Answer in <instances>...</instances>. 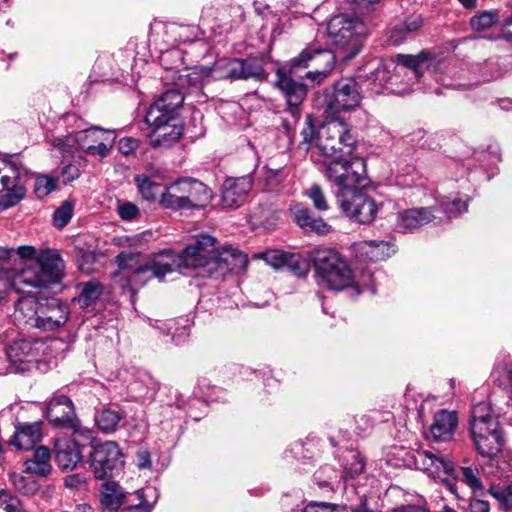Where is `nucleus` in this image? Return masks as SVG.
Returning a JSON list of instances; mask_svg holds the SVG:
<instances>
[{"mask_svg":"<svg viewBox=\"0 0 512 512\" xmlns=\"http://www.w3.org/2000/svg\"><path fill=\"white\" fill-rule=\"evenodd\" d=\"M396 62L397 65L394 68L396 72L404 74L409 80L419 81L427 67V60L422 54L417 56L398 54Z\"/></svg>","mask_w":512,"mask_h":512,"instance_id":"nucleus-33","label":"nucleus"},{"mask_svg":"<svg viewBox=\"0 0 512 512\" xmlns=\"http://www.w3.org/2000/svg\"><path fill=\"white\" fill-rule=\"evenodd\" d=\"M322 166L327 180L338 188L336 194L343 193L346 196L353 190L363 189L369 184L366 162L361 157L324 160Z\"/></svg>","mask_w":512,"mask_h":512,"instance_id":"nucleus-10","label":"nucleus"},{"mask_svg":"<svg viewBox=\"0 0 512 512\" xmlns=\"http://www.w3.org/2000/svg\"><path fill=\"white\" fill-rule=\"evenodd\" d=\"M360 190L355 189L346 196L343 193L336 194V199L341 211L350 220L358 224H370L377 216L379 205L372 197Z\"/></svg>","mask_w":512,"mask_h":512,"instance_id":"nucleus-16","label":"nucleus"},{"mask_svg":"<svg viewBox=\"0 0 512 512\" xmlns=\"http://www.w3.org/2000/svg\"><path fill=\"white\" fill-rule=\"evenodd\" d=\"M497 373L503 378L506 385L512 386V368L504 367Z\"/></svg>","mask_w":512,"mask_h":512,"instance_id":"nucleus-64","label":"nucleus"},{"mask_svg":"<svg viewBox=\"0 0 512 512\" xmlns=\"http://www.w3.org/2000/svg\"><path fill=\"white\" fill-rule=\"evenodd\" d=\"M303 512H349L345 505L332 504L328 502H311L305 506ZM351 512H377L368 505L366 498L351 508Z\"/></svg>","mask_w":512,"mask_h":512,"instance_id":"nucleus-37","label":"nucleus"},{"mask_svg":"<svg viewBox=\"0 0 512 512\" xmlns=\"http://www.w3.org/2000/svg\"><path fill=\"white\" fill-rule=\"evenodd\" d=\"M307 195L312 200L313 205L317 210L326 211L328 209V203L320 186L313 185L307 192Z\"/></svg>","mask_w":512,"mask_h":512,"instance_id":"nucleus-52","label":"nucleus"},{"mask_svg":"<svg viewBox=\"0 0 512 512\" xmlns=\"http://www.w3.org/2000/svg\"><path fill=\"white\" fill-rule=\"evenodd\" d=\"M41 422L21 423L16 427L12 443L20 450H30L42 438Z\"/></svg>","mask_w":512,"mask_h":512,"instance_id":"nucleus-32","label":"nucleus"},{"mask_svg":"<svg viewBox=\"0 0 512 512\" xmlns=\"http://www.w3.org/2000/svg\"><path fill=\"white\" fill-rule=\"evenodd\" d=\"M351 458H352L353 462L350 464L349 467L346 466L344 468V471H345L346 476H349L350 478H354L355 476H357L363 472L364 462L355 453L351 454Z\"/></svg>","mask_w":512,"mask_h":512,"instance_id":"nucleus-55","label":"nucleus"},{"mask_svg":"<svg viewBox=\"0 0 512 512\" xmlns=\"http://www.w3.org/2000/svg\"><path fill=\"white\" fill-rule=\"evenodd\" d=\"M470 434L477 453L490 458L502 451L505 440L498 417L489 404L480 402L472 409Z\"/></svg>","mask_w":512,"mask_h":512,"instance_id":"nucleus-7","label":"nucleus"},{"mask_svg":"<svg viewBox=\"0 0 512 512\" xmlns=\"http://www.w3.org/2000/svg\"><path fill=\"white\" fill-rule=\"evenodd\" d=\"M49 347V343L43 339L27 338L12 342L4 350V357L10 365L9 373L29 370L32 364L41 360Z\"/></svg>","mask_w":512,"mask_h":512,"instance_id":"nucleus-14","label":"nucleus"},{"mask_svg":"<svg viewBox=\"0 0 512 512\" xmlns=\"http://www.w3.org/2000/svg\"><path fill=\"white\" fill-rule=\"evenodd\" d=\"M498 20L497 15L491 11H483L470 20L473 30L481 31L490 28Z\"/></svg>","mask_w":512,"mask_h":512,"instance_id":"nucleus-47","label":"nucleus"},{"mask_svg":"<svg viewBox=\"0 0 512 512\" xmlns=\"http://www.w3.org/2000/svg\"><path fill=\"white\" fill-rule=\"evenodd\" d=\"M431 207L435 208V214L441 216L443 221L444 218H455L463 212H466L468 208V198L463 199L458 196H444L441 199H437L436 204Z\"/></svg>","mask_w":512,"mask_h":512,"instance_id":"nucleus-35","label":"nucleus"},{"mask_svg":"<svg viewBox=\"0 0 512 512\" xmlns=\"http://www.w3.org/2000/svg\"><path fill=\"white\" fill-rule=\"evenodd\" d=\"M293 215L297 225L307 232L327 234L331 230V227L322 218L314 217L309 209L302 206H295Z\"/></svg>","mask_w":512,"mask_h":512,"instance_id":"nucleus-34","label":"nucleus"},{"mask_svg":"<svg viewBox=\"0 0 512 512\" xmlns=\"http://www.w3.org/2000/svg\"><path fill=\"white\" fill-rule=\"evenodd\" d=\"M317 282L329 290L352 289L356 295L364 291L375 293L374 272L367 268L355 275L347 260L335 249L320 247L312 254Z\"/></svg>","mask_w":512,"mask_h":512,"instance_id":"nucleus-3","label":"nucleus"},{"mask_svg":"<svg viewBox=\"0 0 512 512\" xmlns=\"http://www.w3.org/2000/svg\"><path fill=\"white\" fill-rule=\"evenodd\" d=\"M85 477L80 475V474H72V475H68L66 478H65V486L68 487V488H79L81 487L82 485L85 484Z\"/></svg>","mask_w":512,"mask_h":512,"instance_id":"nucleus-62","label":"nucleus"},{"mask_svg":"<svg viewBox=\"0 0 512 512\" xmlns=\"http://www.w3.org/2000/svg\"><path fill=\"white\" fill-rule=\"evenodd\" d=\"M22 172L26 173V170L16 162L0 161V193L14 192L12 200L9 201L10 205L16 204L22 198L23 189L19 185Z\"/></svg>","mask_w":512,"mask_h":512,"instance_id":"nucleus-26","label":"nucleus"},{"mask_svg":"<svg viewBox=\"0 0 512 512\" xmlns=\"http://www.w3.org/2000/svg\"><path fill=\"white\" fill-rule=\"evenodd\" d=\"M313 133H314V128L311 124V118H310V116H308L307 121H306V127L303 128V130L301 132V136H302L303 140L300 142V145L303 146L304 149H308V147L313 139Z\"/></svg>","mask_w":512,"mask_h":512,"instance_id":"nucleus-57","label":"nucleus"},{"mask_svg":"<svg viewBox=\"0 0 512 512\" xmlns=\"http://www.w3.org/2000/svg\"><path fill=\"white\" fill-rule=\"evenodd\" d=\"M152 127L149 135L150 145L154 148H169L173 146L183 135L184 126L180 118L160 120L156 123H146Z\"/></svg>","mask_w":512,"mask_h":512,"instance_id":"nucleus-21","label":"nucleus"},{"mask_svg":"<svg viewBox=\"0 0 512 512\" xmlns=\"http://www.w3.org/2000/svg\"><path fill=\"white\" fill-rule=\"evenodd\" d=\"M367 33L364 22L355 16L339 14L327 23V34L331 43L343 53L342 60L353 59L362 49Z\"/></svg>","mask_w":512,"mask_h":512,"instance_id":"nucleus-9","label":"nucleus"},{"mask_svg":"<svg viewBox=\"0 0 512 512\" xmlns=\"http://www.w3.org/2000/svg\"><path fill=\"white\" fill-rule=\"evenodd\" d=\"M251 188L252 180L249 176L225 180L221 194L222 206L229 209L240 207L245 202Z\"/></svg>","mask_w":512,"mask_h":512,"instance_id":"nucleus-24","label":"nucleus"},{"mask_svg":"<svg viewBox=\"0 0 512 512\" xmlns=\"http://www.w3.org/2000/svg\"><path fill=\"white\" fill-rule=\"evenodd\" d=\"M263 178L267 185H277L279 183V176L282 173L281 169L264 168Z\"/></svg>","mask_w":512,"mask_h":512,"instance_id":"nucleus-59","label":"nucleus"},{"mask_svg":"<svg viewBox=\"0 0 512 512\" xmlns=\"http://www.w3.org/2000/svg\"><path fill=\"white\" fill-rule=\"evenodd\" d=\"M117 212L123 221H132L139 215V209L132 202H121L118 204Z\"/></svg>","mask_w":512,"mask_h":512,"instance_id":"nucleus-53","label":"nucleus"},{"mask_svg":"<svg viewBox=\"0 0 512 512\" xmlns=\"http://www.w3.org/2000/svg\"><path fill=\"white\" fill-rule=\"evenodd\" d=\"M139 147V140L134 137H124L118 142V150L121 154L127 156L133 153Z\"/></svg>","mask_w":512,"mask_h":512,"instance_id":"nucleus-54","label":"nucleus"},{"mask_svg":"<svg viewBox=\"0 0 512 512\" xmlns=\"http://www.w3.org/2000/svg\"><path fill=\"white\" fill-rule=\"evenodd\" d=\"M415 463L418 468L426 471L429 475L439 478L455 495H457L456 480L465 483L475 494L482 495L484 493L485 486L476 466L455 468L450 459L430 450L417 451Z\"/></svg>","mask_w":512,"mask_h":512,"instance_id":"nucleus-5","label":"nucleus"},{"mask_svg":"<svg viewBox=\"0 0 512 512\" xmlns=\"http://www.w3.org/2000/svg\"><path fill=\"white\" fill-rule=\"evenodd\" d=\"M356 257L360 261H384L396 252L395 245L384 240H365L355 244Z\"/></svg>","mask_w":512,"mask_h":512,"instance_id":"nucleus-27","label":"nucleus"},{"mask_svg":"<svg viewBox=\"0 0 512 512\" xmlns=\"http://www.w3.org/2000/svg\"><path fill=\"white\" fill-rule=\"evenodd\" d=\"M174 183L183 196L188 209L203 207L212 198L210 189L196 179L183 178Z\"/></svg>","mask_w":512,"mask_h":512,"instance_id":"nucleus-25","label":"nucleus"},{"mask_svg":"<svg viewBox=\"0 0 512 512\" xmlns=\"http://www.w3.org/2000/svg\"><path fill=\"white\" fill-rule=\"evenodd\" d=\"M296 70H291V62L288 61L276 70L275 87L284 97L288 111L294 118L300 116V106L307 96V87L304 83L296 81Z\"/></svg>","mask_w":512,"mask_h":512,"instance_id":"nucleus-17","label":"nucleus"},{"mask_svg":"<svg viewBox=\"0 0 512 512\" xmlns=\"http://www.w3.org/2000/svg\"><path fill=\"white\" fill-rule=\"evenodd\" d=\"M219 248L217 240L209 234H199L177 254L171 250L162 251L153 260L145 265L135 267L142 257L140 252L123 251L116 256V263L121 270L133 269L129 276L131 285L145 283L150 278H157L160 281L176 270L193 269L198 270L201 276L211 277L213 266Z\"/></svg>","mask_w":512,"mask_h":512,"instance_id":"nucleus-1","label":"nucleus"},{"mask_svg":"<svg viewBox=\"0 0 512 512\" xmlns=\"http://www.w3.org/2000/svg\"><path fill=\"white\" fill-rule=\"evenodd\" d=\"M80 176V170L77 166L69 164L63 168L62 177L65 184L70 183Z\"/></svg>","mask_w":512,"mask_h":512,"instance_id":"nucleus-58","label":"nucleus"},{"mask_svg":"<svg viewBox=\"0 0 512 512\" xmlns=\"http://www.w3.org/2000/svg\"><path fill=\"white\" fill-rule=\"evenodd\" d=\"M74 203L66 200L64 201L53 214V225L57 228L65 227L73 216Z\"/></svg>","mask_w":512,"mask_h":512,"instance_id":"nucleus-44","label":"nucleus"},{"mask_svg":"<svg viewBox=\"0 0 512 512\" xmlns=\"http://www.w3.org/2000/svg\"><path fill=\"white\" fill-rule=\"evenodd\" d=\"M188 28L182 25H178L175 23L169 24L165 26V33L167 36L171 38L167 42L171 46H176L180 43H184L188 40V36L186 35Z\"/></svg>","mask_w":512,"mask_h":512,"instance_id":"nucleus-49","label":"nucleus"},{"mask_svg":"<svg viewBox=\"0 0 512 512\" xmlns=\"http://www.w3.org/2000/svg\"><path fill=\"white\" fill-rule=\"evenodd\" d=\"M502 38L508 43L512 44V15L505 21L501 29V33L496 37H489V39H499Z\"/></svg>","mask_w":512,"mask_h":512,"instance_id":"nucleus-60","label":"nucleus"},{"mask_svg":"<svg viewBox=\"0 0 512 512\" xmlns=\"http://www.w3.org/2000/svg\"><path fill=\"white\" fill-rule=\"evenodd\" d=\"M89 463L91 471L97 479L113 477L124 465L121 450L113 441L92 445Z\"/></svg>","mask_w":512,"mask_h":512,"instance_id":"nucleus-15","label":"nucleus"},{"mask_svg":"<svg viewBox=\"0 0 512 512\" xmlns=\"http://www.w3.org/2000/svg\"><path fill=\"white\" fill-rule=\"evenodd\" d=\"M354 146L355 138L341 120L331 119L318 131L316 147L328 160L351 155Z\"/></svg>","mask_w":512,"mask_h":512,"instance_id":"nucleus-11","label":"nucleus"},{"mask_svg":"<svg viewBox=\"0 0 512 512\" xmlns=\"http://www.w3.org/2000/svg\"><path fill=\"white\" fill-rule=\"evenodd\" d=\"M285 268L297 277H303L306 276L310 270V262L308 258L300 253L288 252Z\"/></svg>","mask_w":512,"mask_h":512,"instance_id":"nucleus-42","label":"nucleus"},{"mask_svg":"<svg viewBox=\"0 0 512 512\" xmlns=\"http://www.w3.org/2000/svg\"><path fill=\"white\" fill-rule=\"evenodd\" d=\"M46 415L56 428H68L74 432L79 430L80 422L75 415L73 403L66 395H53L47 405Z\"/></svg>","mask_w":512,"mask_h":512,"instance_id":"nucleus-18","label":"nucleus"},{"mask_svg":"<svg viewBox=\"0 0 512 512\" xmlns=\"http://www.w3.org/2000/svg\"><path fill=\"white\" fill-rule=\"evenodd\" d=\"M458 426V417L456 412L440 410L435 413L433 423L430 427L431 437L434 441H448L452 439Z\"/></svg>","mask_w":512,"mask_h":512,"instance_id":"nucleus-29","label":"nucleus"},{"mask_svg":"<svg viewBox=\"0 0 512 512\" xmlns=\"http://www.w3.org/2000/svg\"><path fill=\"white\" fill-rule=\"evenodd\" d=\"M488 493L498 502L501 509H512V483L507 486L491 483Z\"/></svg>","mask_w":512,"mask_h":512,"instance_id":"nucleus-43","label":"nucleus"},{"mask_svg":"<svg viewBox=\"0 0 512 512\" xmlns=\"http://www.w3.org/2000/svg\"><path fill=\"white\" fill-rule=\"evenodd\" d=\"M488 459L489 460L482 467V471L486 476L503 479L509 478L512 475L511 454L501 453Z\"/></svg>","mask_w":512,"mask_h":512,"instance_id":"nucleus-36","label":"nucleus"},{"mask_svg":"<svg viewBox=\"0 0 512 512\" xmlns=\"http://www.w3.org/2000/svg\"><path fill=\"white\" fill-rule=\"evenodd\" d=\"M103 286L97 281H89L82 285L77 301L82 308L91 306L102 294Z\"/></svg>","mask_w":512,"mask_h":512,"instance_id":"nucleus-41","label":"nucleus"},{"mask_svg":"<svg viewBox=\"0 0 512 512\" xmlns=\"http://www.w3.org/2000/svg\"><path fill=\"white\" fill-rule=\"evenodd\" d=\"M100 502L102 506L110 511L120 509L129 512H151L152 505L144 499L142 491L125 493L123 488L114 481H107L100 488Z\"/></svg>","mask_w":512,"mask_h":512,"instance_id":"nucleus-13","label":"nucleus"},{"mask_svg":"<svg viewBox=\"0 0 512 512\" xmlns=\"http://www.w3.org/2000/svg\"><path fill=\"white\" fill-rule=\"evenodd\" d=\"M291 70L299 71L310 67L315 70L308 71L304 78L314 84H321L330 74L334 67L335 55L329 49L318 48L315 45H308L299 55L292 58Z\"/></svg>","mask_w":512,"mask_h":512,"instance_id":"nucleus-12","label":"nucleus"},{"mask_svg":"<svg viewBox=\"0 0 512 512\" xmlns=\"http://www.w3.org/2000/svg\"><path fill=\"white\" fill-rule=\"evenodd\" d=\"M224 74L220 78L248 79L265 78V71L261 65L251 60L230 59L222 66Z\"/></svg>","mask_w":512,"mask_h":512,"instance_id":"nucleus-28","label":"nucleus"},{"mask_svg":"<svg viewBox=\"0 0 512 512\" xmlns=\"http://www.w3.org/2000/svg\"><path fill=\"white\" fill-rule=\"evenodd\" d=\"M422 17L418 14L410 15L405 21L397 25L391 33L390 40L393 44H400L405 35L417 31L422 26Z\"/></svg>","mask_w":512,"mask_h":512,"instance_id":"nucleus-38","label":"nucleus"},{"mask_svg":"<svg viewBox=\"0 0 512 512\" xmlns=\"http://www.w3.org/2000/svg\"><path fill=\"white\" fill-rule=\"evenodd\" d=\"M435 208L420 207L400 211L397 216V229L402 233L413 232L430 222H442V217L435 214Z\"/></svg>","mask_w":512,"mask_h":512,"instance_id":"nucleus-22","label":"nucleus"},{"mask_svg":"<svg viewBox=\"0 0 512 512\" xmlns=\"http://www.w3.org/2000/svg\"><path fill=\"white\" fill-rule=\"evenodd\" d=\"M490 505L487 501L481 499H472L469 504V512H489Z\"/></svg>","mask_w":512,"mask_h":512,"instance_id":"nucleus-61","label":"nucleus"},{"mask_svg":"<svg viewBox=\"0 0 512 512\" xmlns=\"http://www.w3.org/2000/svg\"><path fill=\"white\" fill-rule=\"evenodd\" d=\"M64 261L56 250L39 252L33 246L0 249V269L4 271L9 292L25 289H47L58 284L64 275Z\"/></svg>","mask_w":512,"mask_h":512,"instance_id":"nucleus-2","label":"nucleus"},{"mask_svg":"<svg viewBox=\"0 0 512 512\" xmlns=\"http://www.w3.org/2000/svg\"><path fill=\"white\" fill-rule=\"evenodd\" d=\"M215 264L211 277L224 276L228 272L238 274L246 269L248 257L237 248L224 246L219 248Z\"/></svg>","mask_w":512,"mask_h":512,"instance_id":"nucleus-23","label":"nucleus"},{"mask_svg":"<svg viewBox=\"0 0 512 512\" xmlns=\"http://www.w3.org/2000/svg\"><path fill=\"white\" fill-rule=\"evenodd\" d=\"M135 463L139 469H150L152 466L150 452L145 448H139L135 455Z\"/></svg>","mask_w":512,"mask_h":512,"instance_id":"nucleus-56","label":"nucleus"},{"mask_svg":"<svg viewBox=\"0 0 512 512\" xmlns=\"http://www.w3.org/2000/svg\"><path fill=\"white\" fill-rule=\"evenodd\" d=\"M393 63H385L381 59H371L357 71L358 82L366 84L367 88L378 94L393 81L390 67Z\"/></svg>","mask_w":512,"mask_h":512,"instance_id":"nucleus-20","label":"nucleus"},{"mask_svg":"<svg viewBox=\"0 0 512 512\" xmlns=\"http://www.w3.org/2000/svg\"><path fill=\"white\" fill-rule=\"evenodd\" d=\"M288 252L282 250H269L261 254V258L275 269H284Z\"/></svg>","mask_w":512,"mask_h":512,"instance_id":"nucleus-51","label":"nucleus"},{"mask_svg":"<svg viewBox=\"0 0 512 512\" xmlns=\"http://www.w3.org/2000/svg\"><path fill=\"white\" fill-rule=\"evenodd\" d=\"M151 326L157 330H159L164 335H170L171 330L173 328V322L172 321H159L155 320L153 323L151 322Z\"/></svg>","mask_w":512,"mask_h":512,"instance_id":"nucleus-63","label":"nucleus"},{"mask_svg":"<svg viewBox=\"0 0 512 512\" xmlns=\"http://www.w3.org/2000/svg\"><path fill=\"white\" fill-rule=\"evenodd\" d=\"M23 294L15 302L13 319L17 325L52 331L68 321V307L58 299H38L30 289H25Z\"/></svg>","mask_w":512,"mask_h":512,"instance_id":"nucleus-4","label":"nucleus"},{"mask_svg":"<svg viewBox=\"0 0 512 512\" xmlns=\"http://www.w3.org/2000/svg\"><path fill=\"white\" fill-rule=\"evenodd\" d=\"M82 459L80 446L70 439H60L55 443V462L62 470H72Z\"/></svg>","mask_w":512,"mask_h":512,"instance_id":"nucleus-30","label":"nucleus"},{"mask_svg":"<svg viewBox=\"0 0 512 512\" xmlns=\"http://www.w3.org/2000/svg\"><path fill=\"white\" fill-rule=\"evenodd\" d=\"M184 102L183 94L177 89H169L164 92L148 109L145 115V123H156L160 120L180 118L179 111Z\"/></svg>","mask_w":512,"mask_h":512,"instance_id":"nucleus-19","label":"nucleus"},{"mask_svg":"<svg viewBox=\"0 0 512 512\" xmlns=\"http://www.w3.org/2000/svg\"><path fill=\"white\" fill-rule=\"evenodd\" d=\"M135 181L137 183L138 190L142 197L147 201H152L156 198L157 190L159 189V186L152 182L148 177L146 176H137L135 178Z\"/></svg>","mask_w":512,"mask_h":512,"instance_id":"nucleus-48","label":"nucleus"},{"mask_svg":"<svg viewBox=\"0 0 512 512\" xmlns=\"http://www.w3.org/2000/svg\"><path fill=\"white\" fill-rule=\"evenodd\" d=\"M25 509L18 497L5 490L0 491V512H24Z\"/></svg>","mask_w":512,"mask_h":512,"instance_id":"nucleus-46","label":"nucleus"},{"mask_svg":"<svg viewBox=\"0 0 512 512\" xmlns=\"http://www.w3.org/2000/svg\"><path fill=\"white\" fill-rule=\"evenodd\" d=\"M363 96L356 78L347 77L335 81L331 86L317 93L318 107L324 110L327 118L338 119L347 113L356 112Z\"/></svg>","mask_w":512,"mask_h":512,"instance_id":"nucleus-8","label":"nucleus"},{"mask_svg":"<svg viewBox=\"0 0 512 512\" xmlns=\"http://www.w3.org/2000/svg\"><path fill=\"white\" fill-rule=\"evenodd\" d=\"M24 472L38 477H47L51 471V453L45 446L36 447L31 457L23 462Z\"/></svg>","mask_w":512,"mask_h":512,"instance_id":"nucleus-31","label":"nucleus"},{"mask_svg":"<svg viewBox=\"0 0 512 512\" xmlns=\"http://www.w3.org/2000/svg\"><path fill=\"white\" fill-rule=\"evenodd\" d=\"M160 203L163 207L174 209V210H182L188 209L183 196L181 195L179 189L175 185V183L170 184L165 188V191L161 194Z\"/></svg>","mask_w":512,"mask_h":512,"instance_id":"nucleus-40","label":"nucleus"},{"mask_svg":"<svg viewBox=\"0 0 512 512\" xmlns=\"http://www.w3.org/2000/svg\"><path fill=\"white\" fill-rule=\"evenodd\" d=\"M11 481L14 488L22 494L32 495L39 489L38 483L22 474L13 473Z\"/></svg>","mask_w":512,"mask_h":512,"instance_id":"nucleus-45","label":"nucleus"},{"mask_svg":"<svg viewBox=\"0 0 512 512\" xmlns=\"http://www.w3.org/2000/svg\"><path fill=\"white\" fill-rule=\"evenodd\" d=\"M115 140L114 130L92 126L54 139L53 147L63 157L72 155L74 150H80L90 157L102 160L110 155Z\"/></svg>","mask_w":512,"mask_h":512,"instance_id":"nucleus-6","label":"nucleus"},{"mask_svg":"<svg viewBox=\"0 0 512 512\" xmlns=\"http://www.w3.org/2000/svg\"><path fill=\"white\" fill-rule=\"evenodd\" d=\"M122 415L116 409L104 408L95 416V422L98 428L103 432H112L118 426Z\"/></svg>","mask_w":512,"mask_h":512,"instance_id":"nucleus-39","label":"nucleus"},{"mask_svg":"<svg viewBox=\"0 0 512 512\" xmlns=\"http://www.w3.org/2000/svg\"><path fill=\"white\" fill-rule=\"evenodd\" d=\"M56 180L47 175L37 176L34 190L38 198H43L56 189Z\"/></svg>","mask_w":512,"mask_h":512,"instance_id":"nucleus-50","label":"nucleus"}]
</instances>
